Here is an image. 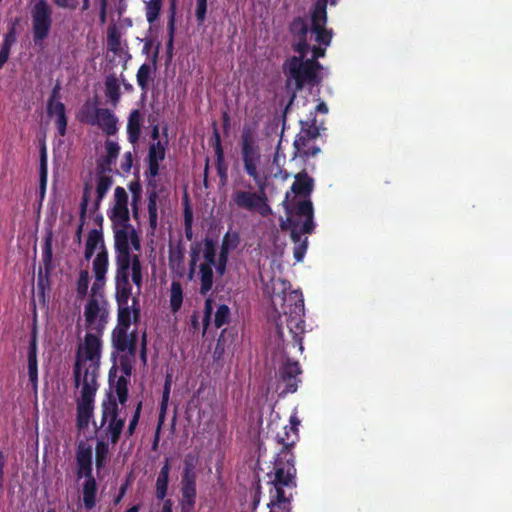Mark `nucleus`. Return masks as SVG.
<instances>
[{"label":"nucleus","instance_id":"obj_1","mask_svg":"<svg viewBox=\"0 0 512 512\" xmlns=\"http://www.w3.org/2000/svg\"><path fill=\"white\" fill-rule=\"evenodd\" d=\"M272 304L276 311L279 313L278 321L276 323L277 332L280 337L283 336V328L289 330L292 336L293 346H299L302 351V335L305 331L304 317V299L300 292L291 291L285 293L284 296H272Z\"/></svg>","mask_w":512,"mask_h":512},{"label":"nucleus","instance_id":"obj_2","mask_svg":"<svg viewBox=\"0 0 512 512\" xmlns=\"http://www.w3.org/2000/svg\"><path fill=\"white\" fill-rule=\"evenodd\" d=\"M273 490L268 507L289 503L290 499L286 496L284 488H296V468L295 456L278 452L274 459L273 479L271 480Z\"/></svg>","mask_w":512,"mask_h":512},{"label":"nucleus","instance_id":"obj_3","mask_svg":"<svg viewBox=\"0 0 512 512\" xmlns=\"http://www.w3.org/2000/svg\"><path fill=\"white\" fill-rule=\"evenodd\" d=\"M98 367L91 365L85 368L83 379L81 380V396L77 400L76 426L78 430H84L88 427L93 417L95 395L98 390Z\"/></svg>","mask_w":512,"mask_h":512},{"label":"nucleus","instance_id":"obj_4","mask_svg":"<svg viewBox=\"0 0 512 512\" xmlns=\"http://www.w3.org/2000/svg\"><path fill=\"white\" fill-rule=\"evenodd\" d=\"M307 55H294L283 65L284 73L288 77L287 84L289 85L290 81L294 83V93L302 90L306 85L315 86L320 83L321 79L318 75L320 69L313 64L312 60H307ZM294 97L295 94L292 98Z\"/></svg>","mask_w":512,"mask_h":512},{"label":"nucleus","instance_id":"obj_5","mask_svg":"<svg viewBox=\"0 0 512 512\" xmlns=\"http://www.w3.org/2000/svg\"><path fill=\"white\" fill-rule=\"evenodd\" d=\"M314 210L313 204L309 199L299 201L294 213L281 222L280 227L283 231H290V238L294 244L303 241L302 234H311L314 231Z\"/></svg>","mask_w":512,"mask_h":512},{"label":"nucleus","instance_id":"obj_6","mask_svg":"<svg viewBox=\"0 0 512 512\" xmlns=\"http://www.w3.org/2000/svg\"><path fill=\"white\" fill-rule=\"evenodd\" d=\"M85 246L92 248L94 251L99 249V252L92 262V269L95 277L92 284V292L93 294H96L105 285L106 274L109 266L108 251L104 243L102 231L100 229L90 230Z\"/></svg>","mask_w":512,"mask_h":512},{"label":"nucleus","instance_id":"obj_7","mask_svg":"<svg viewBox=\"0 0 512 512\" xmlns=\"http://www.w3.org/2000/svg\"><path fill=\"white\" fill-rule=\"evenodd\" d=\"M101 412L100 438L108 439L112 445H116L125 427V418L120 417L117 400L109 397L107 401H103Z\"/></svg>","mask_w":512,"mask_h":512},{"label":"nucleus","instance_id":"obj_8","mask_svg":"<svg viewBox=\"0 0 512 512\" xmlns=\"http://www.w3.org/2000/svg\"><path fill=\"white\" fill-rule=\"evenodd\" d=\"M103 333L88 332L84 338V359L79 355L73 367V376L75 386L78 388L83 379L85 368L96 365L99 368V359L101 356V336Z\"/></svg>","mask_w":512,"mask_h":512},{"label":"nucleus","instance_id":"obj_9","mask_svg":"<svg viewBox=\"0 0 512 512\" xmlns=\"http://www.w3.org/2000/svg\"><path fill=\"white\" fill-rule=\"evenodd\" d=\"M52 13L47 0H32L30 16L35 45L41 44L49 36L53 23Z\"/></svg>","mask_w":512,"mask_h":512},{"label":"nucleus","instance_id":"obj_10","mask_svg":"<svg viewBox=\"0 0 512 512\" xmlns=\"http://www.w3.org/2000/svg\"><path fill=\"white\" fill-rule=\"evenodd\" d=\"M183 464L181 474V510L182 512H190L195 505L197 496L195 457L186 455Z\"/></svg>","mask_w":512,"mask_h":512},{"label":"nucleus","instance_id":"obj_11","mask_svg":"<svg viewBox=\"0 0 512 512\" xmlns=\"http://www.w3.org/2000/svg\"><path fill=\"white\" fill-rule=\"evenodd\" d=\"M320 135L319 127L316 125V119L313 117L310 121H300V131L296 135L293 147L295 156L302 158L314 157L320 152L317 145H312L307 149V143L314 142Z\"/></svg>","mask_w":512,"mask_h":512},{"label":"nucleus","instance_id":"obj_12","mask_svg":"<svg viewBox=\"0 0 512 512\" xmlns=\"http://www.w3.org/2000/svg\"><path fill=\"white\" fill-rule=\"evenodd\" d=\"M232 201L237 208L257 213L262 217L272 214L268 196H262L255 191L235 190L232 193Z\"/></svg>","mask_w":512,"mask_h":512},{"label":"nucleus","instance_id":"obj_13","mask_svg":"<svg viewBox=\"0 0 512 512\" xmlns=\"http://www.w3.org/2000/svg\"><path fill=\"white\" fill-rule=\"evenodd\" d=\"M53 233L49 230L46 233L42 246V261L37 275V287L44 293L50 288V277L55 266L53 264Z\"/></svg>","mask_w":512,"mask_h":512},{"label":"nucleus","instance_id":"obj_14","mask_svg":"<svg viewBox=\"0 0 512 512\" xmlns=\"http://www.w3.org/2000/svg\"><path fill=\"white\" fill-rule=\"evenodd\" d=\"M96 294L91 291V298L85 305L84 316L86 327L97 333H103L107 324L108 312L101 307Z\"/></svg>","mask_w":512,"mask_h":512},{"label":"nucleus","instance_id":"obj_15","mask_svg":"<svg viewBox=\"0 0 512 512\" xmlns=\"http://www.w3.org/2000/svg\"><path fill=\"white\" fill-rule=\"evenodd\" d=\"M288 30L292 36V50L299 55L308 54L310 51L308 33L311 28L309 29L307 20L301 16L295 17L290 22Z\"/></svg>","mask_w":512,"mask_h":512},{"label":"nucleus","instance_id":"obj_16","mask_svg":"<svg viewBox=\"0 0 512 512\" xmlns=\"http://www.w3.org/2000/svg\"><path fill=\"white\" fill-rule=\"evenodd\" d=\"M302 369L298 361L287 358L279 367L278 381L285 385L284 389L280 392V396L288 393H295L298 389L300 382L299 375Z\"/></svg>","mask_w":512,"mask_h":512},{"label":"nucleus","instance_id":"obj_17","mask_svg":"<svg viewBox=\"0 0 512 512\" xmlns=\"http://www.w3.org/2000/svg\"><path fill=\"white\" fill-rule=\"evenodd\" d=\"M76 476L84 481L95 479L93 476V454L91 446L80 442L76 449Z\"/></svg>","mask_w":512,"mask_h":512},{"label":"nucleus","instance_id":"obj_18","mask_svg":"<svg viewBox=\"0 0 512 512\" xmlns=\"http://www.w3.org/2000/svg\"><path fill=\"white\" fill-rule=\"evenodd\" d=\"M127 328L115 327L112 331V346L119 352H128L130 356H134L137 347L136 332L128 333Z\"/></svg>","mask_w":512,"mask_h":512},{"label":"nucleus","instance_id":"obj_19","mask_svg":"<svg viewBox=\"0 0 512 512\" xmlns=\"http://www.w3.org/2000/svg\"><path fill=\"white\" fill-rule=\"evenodd\" d=\"M115 203L112 208L110 219L113 223L129 222L128 194L121 186L115 188Z\"/></svg>","mask_w":512,"mask_h":512},{"label":"nucleus","instance_id":"obj_20","mask_svg":"<svg viewBox=\"0 0 512 512\" xmlns=\"http://www.w3.org/2000/svg\"><path fill=\"white\" fill-rule=\"evenodd\" d=\"M241 152L245 171L250 170L254 173V168H257L260 155L250 132H244L242 135Z\"/></svg>","mask_w":512,"mask_h":512},{"label":"nucleus","instance_id":"obj_21","mask_svg":"<svg viewBox=\"0 0 512 512\" xmlns=\"http://www.w3.org/2000/svg\"><path fill=\"white\" fill-rule=\"evenodd\" d=\"M138 304L137 298H133V305L129 306L128 304L118 306V316H117V325L116 327L127 328L129 329L132 323V320L136 323L140 319V308L136 307Z\"/></svg>","mask_w":512,"mask_h":512},{"label":"nucleus","instance_id":"obj_22","mask_svg":"<svg viewBox=\"0 0 512 512\" xmlns=\"http://www.w3.org/2000/svg\"><path fill=\"white\" fill-rule=\"evenodd\" d=\"M27 368L29 381L34 388L38 384V360H37V337L36 332L32 333L27 351Z\"/></svg>","mask_w":512,"mask_h":512},{"label":"nucleus","instance_id":"obj_23","mask_svg":"<svg viewBox=\"0 0 512 512\" xmlns=\"http://www.w3.org/2000/svg\"><path fill=\"white\" fill-rule=\"evenodd\" d=\"M92 190H93V185H92L91 181H85L84 185H83V194H82L80 207H79L80 223H79L76 233H75V238L78 243H80L81 239H82L83 227H84V224L86 221L87 210H88V205H89V202L91 199Z\"/></svg>","mask_w":512,"mask_h":512},{"label":"nucleus","instance_id":"obj_24","mask_svg":"<svg viewBox=\"0 0 512 512\" xmlns=\"http://www.w3.org/2000/svg\"><path fill=\"white\" fill-rule=\"evenodd\" d=\"M98 117H96V125L99 126L102 131L108 135L113 136L118 132V119L115 114L107 108L97 109Z\"/></svg>","mask_w":512,"mask_h":512},{"label":"nucleus","instance_id":"obj_25","mask_svg":"<svg viewBox=\"0 0 512 512\" xmlns=\"http://www.w3.org/2000/svg\"><path fill=\"white\" fill-rule=\"evenodd\" d=\"M156 72L157 67H154V65H148L147 62L143 63L138 68L136 73V81L143 96L148 93L151 83L154 82Z\"/></svg>","mask_w":512,"mask_h":512},{"label":"nucleus","instance_id":"obj_26","mask_svg":"<svg viewBox=\"0 0 512 512\" xmlns=\"http://www.w3.org/2000/svg\"><path fill=\"white\" fill-rule=\"evenodd\" d=\"M314 189V179L308 175L306 170L295 175V181L291 186V191L298 196L309 197Z\"/></svg>","mask_w":512,"mask_h":512},{"label":"nucleus","instance_id":"obj_27","mask_svg":"<svg viewBox=\"0 0 512 512\" xmlns=\"http://www.w3.org/2000/svg\"><path fill=\"white\" fill-rule=\"evenodd\" d=\"M143 116L140 110L134 109L130 112L127 121V137L131 144L138 143L141 136Z\"/></svg>","mask_w":512,"mask_h":512},{"label":"nucleus","instance_id":"obj_28","mask_svg":"<svg viewBox=\"0 0 512 512\" xmlns=\"http://www.w3.org/2000/svg\"><path fill=\"white\" fill-rule=\"evenodd\" d=\"M47 114L50 117H56L55 126L57 128L58 134L60 136H65L68 123L65 105L62 102H57L56 105L47 103Z\"/></svg>","mask_w":512,"mask_h":512},{"label":"nucleus","instance_id":"obj_29","mask_svg":"<svg viewBox=\"0 0 512 512\" xmlns=\"http://www.w3.org/2000/svg\"><path fill=\"white\" fill-rule=\"evenodd\" d=\"M104 93L112 106L116 107L119 104L121 100L120 81L115 73L105 77Z\"/></svg>","mask_w":512,"mask_h":512},{"label":"nucleus","instance_id":"obj_30","mask_svg":"<svg viewBox=\"0 0 512 512\" xmlns=\"http://www.w3.org/2000/svg\"><path fill=\"white\" fill-rule=\"evenodd\" d=\"M170 469V459L166 458L156 479V498L158 500H164L167 496Z\"/></svg>","mask_w":512,"mask_h":512},{"label":"nucleus","instance_id":"obj_31","mask_svg":"<svg viewBox=\"0 0 512 512\" xmlns=\"http://www.w3.org/2000/svg\"><path fill=\"white\" fill-rule=\"evenodd\" d=\"M98 485L96 479L84 481L82 483V502L87 511L92 510L97 503Z\"/></svg>","mask_w":512,"mask_h":512},{"label":"nucleus","instance_id":"obj_32","mask_svg":"<svg viewBox=\"0 0 512 512\" xmlns=\"http://www.w3.org/2000/svg\"><path fill=\"white\" fill-rule=\"evenodd\" d=\"M113 225L120 226L118 229H114V247L115 250L120 249H130V233H131V226L129 222L125 223H113Z\"/></svg>","mask_w":512,"mask_h":512},{"label":"nucleus","instance_id":"obj_33","mask_svg":"<svg viewBox=\"0 0 512 512\" xmlns=\"http://www.w3.org/2000/svg\"><path fill=\"white\" fill-rule=\"evenodd\" d=\"M162 133L165 136L164 140L150 143L147 160L163 161L165 159L168 145V127L166 125L162 129Z\"/></svg>","mask_w":512,"mask_h":512},{"label":"nucleus","instance_id":"obj_34","mask_svg":"<svg viewBox=\"0 0 512 512\" xmlns=\"http://www.w3.org/2000/svg\"><path fill=\"white\" fill-rule=\"evenodd\" d=\"M116 253V276H129L130 268H132V260L134 255L130 249L115 250Z\"/></svg>","mask_w":512,"mask_h":512},{"label":"nucleus","instance_id":"obj_35","mask_svg":"<svg viewBox=\"0 0 512 512\" xmlns=\"http://www.w3.org/2000/svg\"><path fill=\"white\" fill-rule=\"evenodd\" d=\"M276 440L278 444L282 445L279 452H283L287 455H294L292 450L299 440V435L296 432H292L288 426H285L283 433L277 434Z\"/></svg>","mask_w":512,"mask_h":512},{"label":"nucleus","instance_id":"obj_36","mask_svg":"<svg viewBox=\"0 0 512 512\" xmlns=\"http://www.w3.org/2000/svg\"><path fill=\"white\" fill-rule=\"evenodd\" d=\"M328 0H316L311 12V29L314 27H326Z\"/></svg>","mask_w":512,"mask_h":512},{"label":"nucleus","instance_id":"obj_37","mask_svg":"<svg viewBox=\"0 0 512 512\" xmlns=\"http://www.w3.org/2000/svg\"><path fill=\"white\" fill-rule=\"evenodd\" d=\"M116 301L118 306L128 304L129 298L131 296V284L129 281V276H116Z\"/></svg>","mask_w":512,"mask_h":512},{"label":"nucleus","instance_id":"obj_38","mask_svg":"<svg viewBox=\"0 0 512 512\" xmlns=\"http://www.w3.org/2000/svg\"><path fill=\"white\" fill-rule=\"evenodd\" d=\"M95 180L96 198L93 203V211H97L100 208L103 198L106 196L113 184V178L110 175L95 177Z\"/></svg>","mask_w":512,"mask_h":512},{"label":"nucleus","instance_id":"obj_39","mask_svg":"<svg viewBox=\"0 0 512 512\" xmlns=\"http://www.w3.org/2000/svg\"><path fill=\"white\" fill-rule=\"evenodd\" d=\"M175 14H176V0L171 1L170 16L167 23L168 41L166 43L167 58L170 61L173 57L174 49V35H175Z\"/></svg>","mask_w":512,"mask_h":512},{"label":"nucleus","instance_id":"obj_40","mask_svg":"<svg viewBox=\"0 0 512 512\" xmlns=\"http://www.w3.org/2000/svg\"><path fill=\"white\" fill-rule=\"evenodd\" d=\"M200 276V293L206 295L213 286V266L209 264H200L199 266Z\"/></svg>","mask_w":512,"mask_h":512},{"label":"nucleus","instance_id":"obj_41","mask_svg":"<svg viewBox=\"0 0 512 512\" xmlns=\"http://www.w3.org/2000/svg\"><path fill=\"white\" fill-rule=\"evenodd\" d=\"M16 42V32L14 26L4 35L3 43L0 50V69L8 61L11 47Z\"/></svg>","mask_w":512,"mask_h":512},{"label":"nucleus","instance_id":"obj_42","mask_svg":"<svg viewBox=\"0 0 512 512\" xmlns=\"http://www.w3.org/2000/svg\"><path fill=\"white\" fill-rule=\"evenodd\" d=\"M183 288L179 281H172L170 286V309L177 313L183 304Z\"/></svg>","mask_w":512,"mask_h":512},{"label":"nucleus","instance_id":"obj_43","mask_svg":"<svg viewBox=\"0 0 512 512\" xmlns=\"http://www.w3.org/2000/svg\"><path fill=\"white\" fill-rule=\"evenodd\" d=\"M128 189L130 190L132 195L131 206L133 217L137 218L139 213V204L142 199V185L138 176L135 180L131 181L128 184Z\"/></svg>","mask_w":512,"mask_h":512},{"label":"nucleus","instance_id":"obj_44","mask_svg":"<svg viewBox=\"0 0 512 512\" xmlns=\"http://www.w3.org/2000/svg\"><path fill=\"white\" fill-rule=\"evenodd\" d=\"M109 454V443L102 438H99L95 447V463L97 470H101L107 461Z\"/></svg>","mask_w":512,"mask_h":512},{"label":"nucleus","instance_id":"obj_45","mask_svg":"<svg viewBox=\"0 0 512 512\" xmlns=\"http://www.w3.org/2000/svg\"><path fill=\"white\" fill-rule=\"evenodd\" d=\"M97 109L99 108L89 102H86L79 111V121L88 125L95 126V119L98 117Z\"/></svg>","mask_w":512,"mask_h":512},{"label":"nucleus","instance_id":"obj_46","mask_svg":"<svg viewBox=\"0 0 512 512\" xmlns=\"http://www.w3.org/2000/svg\"><path fill=\"white\" fill-rule=\"evenodd\" d=\"M89 281L90 276L89 272L86 269H82L79 272V276L76 283V296L77 299L83 300L87 294L89 289Z\"/></svg>","mask_w":512,"mask_h":512},{"label":"nucleus","instance_id":"obj_47","mask_svg":"<svg viewBox=\"0 0 512 512\" xmlns=\"http://www.w3.org/2000/svg\"><path fill=\"white\" fill-rule=\"evenodd\" d=\"M311 33L315 36V41L318 43V45H323L326 47H329L332 38H333V30L328 29L327 27H314V29H311Z\"/></svg>","mask_w":512,"mask_h":512},{"label":"nucleus","instance_id":"obj_48","mask_svg":"<svg viewBox=\"0 0 512 512\" xmlns=\"http://www.w3.org/2000/svg\"><path fill=\"white\" fill-rule=\"evenodd\" d=\"M162 0H148L145 2L146 20L153 24L159 17Z\"/></svg>","mask_w":512,"mask_h":512},{"label":"nucleus","instance_id":"obj_49","mask_svg":"<svg viewBox=\"0 0 512 512\" xmlns=\"http://www.w3.org/2000/svg\"><path fill=\"white\" fill-rule=\"evenodd\" d=\"M147 162H148V170L145 173L148 178L147 179V189H153V188L156 189L157 184H156L155 178L159 174L161 161L147 160Z\"/></svg>","mask_w":512,"mask_h":512},{"label":"nucleus","instance_id":"obj_50","mask_svg":"<svg viewBox=\"0 0 512 512\" xmlns=\"http://www.w3.org/2000/svg\"><path fill=\"white\" fill-rule=\"evenodd\" d=\"M128 379L126 376H119L115 384V393L121 405L128 399Z\"/></svg>","mask_w":512,"mask_h":512},{"label":"nucleus","instance_id":"obj_51","mask_svg":"<svg viewBox=\"0 0 512 512\" xmlns=\"http://www.w3.org/2000/svg\"><path fill=\"white\" fill-rule=\"evenodd\" d=\"M47 182V154L46 147L43 145L40 150V193L43 196Z\"/></svg>","mask_w":512,"mask_h":512},{"label":"nucleus","instance_id":"obj_52","mask_svg":"<svg viewBox=\"0 0 512 512\" xmlns=\"http://www.w3.org/2000/svg\"><path fill=\"white\" fill-rule=\"evenodd\" d=\"M204 262L202 264L215 265L216 260V246L215 242L210 238L204 239V250H203Z\"/></svg>","mask_w":512,"mask_h":512},{"label":"nucleus","instance_id":"obj_53","mask_svg":"<svg viewBox=\"0 0 512 512\" xmlns=\"http://www.w3.org/2000/svg\"><path fill=\"white\" fill-rule=\"evenodd\" d=\"M246 173L253 178L257 190L255 192L259 193L262 196H267L266 190L268 186V178L265 175H260L257 171V168H254V173L250 170H246Z\"/></svg>","mask_w":512,"mask_h":512},{"label":"nucleus","instance_id":"obj_54","mask_svg":"<svg viewBox=\"0 0 512 512\" xmlns=\"http://www.w3.org/2000/svg\"><path fill=\"white\" fill-rule=\"evenodd\" d=\"M230 321V309L226 304H221L218 306L215 316H214V324L217 328H221L225 324H228Z\"/></svg>","mask_w":512,"mask_h":512},{"label":"nucleus","instance_id":"obj_55","mask_svg":"<svg viewBox=\"0 0 512 512\" xmlns=\"http://www.w3.org/2000/svg\"><path fill=\"white\" fill-rule=\"evenodd\" d=\"M141 411H142V402L139 401L136 405V408L134 410V413L129 421V424H128V427H127V430L125 431V436L126 438H130L131 436L134 435L135 433V430H136V427L139 423V419H140V416H141Z\"/></svg>","mask_w":512,"mask_h":512},{"label":"nucleus","instance_id":"obj_56","mask_svg":"<svg viewBox=\"0 0 512 512\" xmlns=\"http://www.w3.org/2000/svg\"><path fill=\"white\" fill-rule=\"evenodd\" d=\"M130 269L132 272V281L140 289L142 285V265L138 255H134V259L132 260V268Z\"/></svg>","mask_w":512,"mask_h":512},{"label":"nucleus","instance_id":"obj_57","mask_svg":"<svg viewBox=\"0 0 512 512\" xmlns=\"http://www.w3.org/2000/svg\"><path fill=\"white\" fill-rule=\"evenodd\" d=\"M228 257H229V252H227L226 248L220 247V253H219L218 259L215 260V265H214L216 268V272L220 276L224 275L226 272Z\"/></svg>","mask_w":512,"mask_h":512},{"label":"nucleus","instance_id":"obj_58","mask_svg":"<svg viewBox=\"0 0 512 512\" xmlns=\"http://www.w3.org/2000/svg\"><path fill=\"white\" fill-rule=\"evenodd\" d=\"M213 135L210 139V144L213 147L215 155H224L221 136L217 127V123L213 122Z\"/></svg>","mask_w":512,"mask_h":512},{"label":"nucleus","instance_id":"obj_59","mask_svg":"<svg viewBox=\"0 0 512 512\" xmlns=\"http://www.w3.org/2000/svg\"><path fill=\"white\" fill-rule=\"evenodd\" d=\"M216 156V169L217 174L220 178L222 184H225L228 179V167L225 163L224 155H215Z\"/></svg>","mask_w":512,"mask_h":512},{"label":"nucleus","instance_id":"obj_60","mask_svg":"<svg viewBox=\"0 0 512 512\" xmlns=\"http://www.w3.org/2000/svg\"><path fill=\"white\" fill-rule=\"evenodd\" d=\"M238 244L239 235L237 233L230 234L227 232L222 239L221 247H225L227 252L230 253V251L237 248Z\"/></svg>","mask_w":512,"mask_h":512},{"label":"nucleus","instance_id":"obj_61","mask_svg":"<svg viewBox=\"0 0 512 512\" xmlns=\"http://www.w3.org/2000/svg\"><path fill=\"white\" fill-rule=\"evenodd\" d=\"M312 56L311 58H307V60H312L313 64L317 66L319 69H322V65L319 63V58H323L326 54L327 47L323 45H314L312 48L310 47Z\"/></svg>","mask_w":512,"mask_h":512},{"label":"nucleus","instance_id":"obj_62","mask_svg":"<svg viewBox=\"0 0 512 512\" xmlns=\"http://www.w3.org/2000/svg\"><path fill=\"white\" fill-rule=\"evenodd\" d=\"M207 1L208 0H196L195 16L198 24H202L206 19Z\"/></svg>","mask_w":512,"mask_h":512},{"label":"nucleus","instance_id":"obj_63","mask_svg":"<svg viewBox=\"0 0 512 512\" xmlns=\"http://www.w3.org/2000/svg\"><path fill=\"white\" fill-rule=\"evenodd\" d=\"M148 193V214H158V206H157V200H158V193L156 189H147Z\"/></svg>","mask_w":512,"mask_h":512},{"label":"nucleus","instance_id":"obj_64","mask_svg":"<svg viewBox=\"0 0 512 512\" xmlns=\"http://www.w3.org/2000/svg\"><path fill=\"white\" fill-rule=\"evenodd\" d=\"M107 43L109 49L114 52L117 51L120 47V35L114 28L108 30Z\"/></svg>","mask_w":512,"mask_h":512}]
</instances>
